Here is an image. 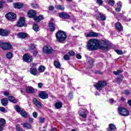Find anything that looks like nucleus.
I'll use <instances>...</instances> for the list:
<instances>
[{
    "instance_id": "20e7f679",
    "label": "nucleus",
    "mask_w": 131,
    "mask_h": 131,
    "mask_svg": "<svg viewBox=\"0 0 131 131\" xmlns=\"http://www.w3.org/2000/svg\"><path fill=\"white\" fill-rule=\"evenodd\" d=\"M21 94L23 95H27V94H32L33 93V88L28 86L26 89H19Z\"/></svg>"
},
{
    "instance_id": "6ab92c4d",
    "label": "nucleus",
    "mask_w": 131,
    "mask_h": 131,
    "mask_svg": "<svg viewBox=\"0 0 131 131\" xmlns=\"http://www.w3.org/2000/svg\"><path fill=\"white\" fill-rule=\"evenodd\" d=\"M116 129V126L113 124H110L107 131H113Z\"/></svg>"
},
{
    "instance_id": "a878e982",
    "label": "nucleus",
    "mask_w": 131,
    "mask_h": 131,
    "mask_svg": "<svg viewBox=\"0 0 131 131\" xmlns=\"http://www.w3.org/2000/svg\"><path fill=\"white\" fill-rule=\"evenodd\" d=\"M49 27L51 31H55V24L52 23L49 24Z\"/></svg>"
},
{
    "instance_id": "3c124183",
    "label": "nucleus",
    "mask_w": 131,
    "mask_h": 131,
    "mask_svg": "<svg viewBox=\"0 0 131 131\" xmlns=\"http://www.w3.org/2000/svg\"><path fill=\"white\" fill-rule=\"evenodd\" d=\"M38 54V51L35 50L33 52L34 57H36V56H37Z\"/></svg>"
},
{
    "instance_id": "c756f323",
    "label": "nucleus",
    "mask_w": 131,
    "mask_h": 131,
    "mask_svg": "<svg viewBox=\"0 0 131 131\" xmlns=\"http://www.w3.org/2000/svg\"><path fill=\"white\" fill-rule=\"evenodd\" d=\"M33 30L36 32H37V31H39V28L38 27V25H37V24H34Z\"/></svg>"
},
{
    "instance_id": "13d9d810",
    "label": "nucleus",
    "mask_w": 131,
    "mask_h": 131,
    "mask_svg": "<svg viewBox=\"0 0 131 131\" xmlns=\"http://www.w3.org/2000/svg\"><path fill=\"white\" fill-rule=\"evenodd\" d=\"M77 59H81V55H80V54H77L76 56Z\"/></svg>"
},
{
    "instance_id": "37998d69",
    "label": "nucleus",
    "mask_w": 131,
    "mask_h": 131,
    "mask_svg": "<svg viewBox=\"0 0 131 131\" xmlns=\"http://www.w3.org/2000/svg\"><path fill=\"white\" fill-rule=\"evenodd\" d=\"M15 110L16 111H17V112H20V111H21V107H20L19 105H16L15 106Z\"/></svg>"
},
{
    "instance_id": "4c0bfd02",
    "label": "nucleus",
    "mask_w": 131,
    "mask_h": 131,
    "mask_svg": "<svg viewBox=\"0 0 131 131\" xmlns=\"http://www.w3.org/2000/svg\"><path fill=\"white\" fill-rule=\"evenodd\" d=\"M104 8L107 10L108 12H110L111 13H113V10L112 8L108 7L107 6H104Z\"/></svg>"
},
{
    "instance_id": "aec40b11",
    "label": "nucleus",
    "mask_w": 131,
    "mask_h": 131,
    "mask_svg": "<svg viewBox=\"0 0 131 131\" xmlns=\"http://www.w3.org/2000/svg\"><path fill=\"white\" fill-rule=\"evenodd\" d=\"M13 7L15 9H21L23 5L21 3H16L13 4Z\"/></svg>"
},
{
    "instance_id": "9b49d317",
    "label": "nucleus",
    "mask_w": 131,
    "mask_h": 131,
    "mask_svg": "<svg viewBox=\"0 0 131 131\" xmlns=\"http://www.w3.org/2000/svg\"><path fill=\"white\" fill-rule=\"evenodd\" d=\"M25 25V18L21 17L17 21V26L18 27H23Z\"/></svg>"
},
{
    "instance_id": "a211bd4d",
    "label": "nucleus",
    "mask_w": 131,
    "mask_h": 131,
    "mask_svg": "<svg viewBox=\"0 0 131 131\" xmlns=\"http://www.w3.org/2000/svg\"><path fill=\"white\" fill-rule=\"evenodd\" d=\"M98 35H99L98 33L94 32H92L86 34V37H97Z\"/></svg>"
},
{
    "instance_id": "f3484780",
    "label": "nucleus",
    "mask_w": 131,
    "mask_h": 131,
    "mask_svg": "<svg viewBox=\"0 0 131 131\" xmlns=\"http://www.w3.org/2000/svg\"><path fill=\"white\" fill-rule=\"evenodd\" d=\"M10 33L9 31H7L6 30L0 29V35L2 36H7Z\"/></svg>"
},
{
    "instance_id": "a19ab883",
    "label": "nucleus",
    "mask_w": 131,
    "mask_h": 131,
    "mask_svg": "<svg viewBox=\"0 0 131 131\" xmlns=\"http://www.w3.org/2000/svg\"><path fill=\"white\" fill-rule=\"evenodd\" d=\"M16 129L17 131H23V129L20 127V125H16Z\"/></svg>"
},
{
    "instance_id": "39448f33",
    "label": "nucleus",
    "mask_w": 131,
    "mask_h": 131,
    "mask_svg": "<svg viewBox=\"0 0 131 131\" xmlns=\"http://www.w3.org/2000/svg\"><path fill=\"white\" fill-rule=\"evenodd\" d=\"M95 88L97 89L98 91H101L103 88H105L107 85V83L105 81H99L96 84L94 85Z\"/></svg>"
},
{
    "instance_id": "ddd939ff",
    "label": "nucleus",
    "mask_w": 131,
    "mask_h": 131,
    "mask_svg": "<svg viewBox=\"0 0 131 131\" xmlns=\"http://www.w3.org/2000/svg\"><path fill=\"white\" fill-rule=\"evenodd\" d=\"M39 97L41 99H43V100H45L49 98V94H48V93H47V92H41L39 94Z\"/></svg>"
},
{
    "instance_id": "58836bf2",
    "label": "nucleus",
    "mask_w": 131,
    "mask_h": 131,
    "mask_svg": "<svg viewBox=\"0 0 131 131\" xmlns=\"http://www.w3.org/2000/svg\"><path fill=\"white\" fill-rule=\"evenodd\" d=\"M99 15L101 20H102V21H105V20H106V17H105V16H104V15L102 14V13H99Z\"/></svg>"
},
{
    "instance_id": "7c9ffc66",
    "label": "nucleus",
    "mask_w": 131,
    "mask_h": 131,
    "mask_svg": "<svg viewBox=\"0 0 131 131\" xmlns=\"http://www.w3.org/2000/svg\"><path fill=\"white\" fill-rule=\"evenodd\" d=\"M20 115H21L23 117H24L25 118L27 117V113H26V112H25L24 110H21L20 111Z\"/></svg>"
},
{
    "instance_id": "e2e57ef3",
    "label": "nucleus",
    "mask_w": 131,
    "mask_h": 131,
    "mask_svg": "<svg viewBox=\"0 0 131 131\" xmlns=\"http://www.w3.org/2000/svg\"><path fill=\"white\" fill-rule=\"evenodd\" d=\"M36 8H38V5L37 4H34L33 8L36 9Z\"/></svg>"
},
{
    "instance_id": "9d476101",
    "label": "nucleus",
    "mask_w": 131,
    "mask_h": 131,
    "mask_svg": "<svg viewBox=\"0 0 131 131\" xmlns=\"http://www.w3.org/2000/svg\"><path fill=\"white\" fill-rule=\"evenodd\" d=\"M53 51V48L50 47L45 46L43 48V52L45 54H52Z\"/></svg>"
},
{
    "instance_id": "6e6552de",
    "label": "nucleus",
    "mask_w": 131,
    "mask_h": 131,
    "mask_svg": "<svg viewBox=\"0 0 131 131\" xmlns=\"http://www.w3.org/2000/svg\"><path fill=\"white\" fill-rule=\"evenodd\" d=\"M6 18L10 21H14L16 19V14L13 12H9L6 15Z\"/></svg>"
},
{
    "instance_id": "0eeeda50",
    "label": "nucleus",
    "mask_w": 131,
    "mask_h": 131,
    "mask_svg": "<svg viewBox=\"0 0 131 131\" xmlns=\"http://www.w3.org/2000/svg\"><path fill=\"white\" fill-rule=\"evenodd\" d=\"M33 19L36 22L39 23L41 20H43V15H40L38 16H36V11H33Z\"/></svg>"
},
{
    "instance_id": "f257e3e1",
    "label": "nucleus",
    "mask_w": 131,
    "mask_h": 131,
    "mask_svg": "<svg viewBox=\"0 0 131 131\" xmlns=\"http://www.w3.org/2000/svg\"><path fill=\"white\" fill-rule=\"evenodd\" d=\"M100 48V41L96 39H90L86 46V48L88 51H96Z\"/></svg>"
},
{
    "instance_id": "ea45409f",
    "label": "nucleus",
    "mask_w": 131,
    "mask_h": 131,
    "mask_svg": "<svg viewBox=\"0 0 131 131\" xmlns=\"http://www.w3.org/2000/svg\"><path fill=\"white\" fill-rule=\"evenodd\" d=\"M96 4L97 5H99V6H102L103 5V1L102 0H96Z\"/></svg>"
},
{
    "instance_id": "423d86ee",
    "label": "nucleus",
    "mask_w": 131,
    "mask_h": 131,
    "mask_svg": "<svg viewBox=\"0 0 131 131\" xmlns=\"http://www.w3.org/2000/svg\"><path fill=\"white\" fill-rule=\"evenodd\" d=\"M0 47L3 49V50H5V51L11 50V49H12V45L8 42L1 43Z\"/></svg>"
},
{
    "instance_id": "cd10ccee",
    "label": "nucleus",
    "mask_w": 131,
    "mask_h": 131,
    "mask_svg": "<svg viewBox=\"0 0 131 131\" xmlns=\"http://www.w3.org/2000/svg\"><path fill=\"white\" fill-rule=\"evenodd\" d=\"M107 3L110 6L113 7L115 5V1L114 0H107Z\"/></svg>"
},
{
    "instance_id": "4468645a",
    "label": "nucleus",
    "mask_w": 131,
    "mask_h": 131,
    "mask_svg": "<svg viewBox=\"0 0 131 131\" xmlns=\"http://www.w3.org/2000/svg\"><path fill=\"white\" fill-rule=\"evenodd\" d=\"M102 46L101 47V50H103V51H108V48H109L108 46V41L105 40L102 41Z\"/></svg>"
},
{
    "instance_id": "e433bc0d",
    "label": "nucleus",
    "mask_w": 131,
    "mask_h": 131,
    "mask_svg": "<svg viewBox=\"0 0 131 131\" xmlns=\"http://www.w3.org/2000/svg\"><path fill=\"white\" fill-rule=\"evenodd\" d=\"M12 56L13 54H12V52H8L6 54V57L8 59H11Z\"/></svg>"
},
{
    "instance_id": "bf43d9fd",
    "label": "nucleus",
    "mask_w": 131,
    "mask_h": 131,
    "mask_svg": "<svg viewBox=\"0 0 131 131\" xmlns=\"http://www.w3.org/2000/svg\"><path fill=\"white\" fill-rule=\"evenodd\" d=\"M115 10L116 12H120V11H121V8H119V7L116 8Z\"/></svg>"
},
{
    "instance_id": "09e8293b",
    "label": "nucleus",
    "mask_w": 131,
    "mask_h": 131,
    "mask_svg": "<svg viewBox=\"0 0 131 131\" xmlns=\"http://www.w3.org/2000/svg\"><path fill=\"white\" fill-rule=\"evenodd\" d=\"M69 55L70 56L73 57V56H74L75 55V52H74V51H70L69 52Z\"/></svg>"
},
{
    "instance_id": "6e6d98bb",
    "label": "nucleus",
    "mask_w": 131,
    "mask_h": 131,
    "mask_svg": "<svg viewBox=\"0 0 131 131\" xmlns=\"http://www.w3.org/2000/svg\"><path fill=\"white\" fill-rule=\"evenodd\" d=\"M124 94L127 95H129V94H130V92L129 91V90H126L124 92Z\"/></svg>"
},
{
    "instance_id": "338daca9",
    "label": "nucleus",
    "mask_w": 131,
    "mask_h": 131,
    "mask_svg": "<svg viewBox=\"0 0 131 131\" xmlns=\"http://www.w3.org/2000/svg\"><path fill=\"white\" fill-rule=\"evenodd\" d=\"M73 96V93H71L69 94V97H70V98H72Z\"/></svg>"
},
{
    "instance_id": "49530a36",
    "label": "nucleus",
    "mask_w": 131,
    "mask_h": 131,
    "mask_svg": "<svg viewBox=\"0 0 131 131\" xmlns=\"http://www.w3.org/2000/svg\"><path fill=\"white\" fill-rule=\"evenodd\" d=\"M115 52L118 55H122V54H123V52L121 50H115Z\"/></svg>"
},
{
    "instance_id": "c85d7f7f",
    "label": "nucleus",
    "mask_w": 131,
    "mask_h": 131,
    "mask_svg": "<svg viewBox=\"0 0 131 131\" xmlns=\"http://www.w3.org/2000/svg\"><path fill=\"white\" fill-rule=\"evenodd\" d=\"M54 64L56 68H58V69L61 68V64H60V62L59 61H55Z\"/></svg>"
},
{
    "instance_id": "f704fd0d",
    "label": "nucleus",
    "mask_w": 131,
    "mask_h": 131,
    "mask_svg": "<svg viewBox=\"0 0 131 131\" xmlns=\"http://www.w3.org/2000/svg\"><path fill=\"white\" fill-rule=\"evenodd\" d=\"M23 125L24 127H25V128H31V125L28 124V123H25L23 124Z\"/></svg>"
},
{
    "instance_id": "b1692460",
    "label": "nucleus",
    "mask_w": 131,
    "mask_h": 131,
    "mask_svg": "<svg viewBox=\"0 0 131 131\" xmlns=\"http://www.w3.org/2000/svg\"><path fill=\"white\" fill-rule=\"evenodd\" d=\"M62 105H63V104H62V102H57L55 103V106L56 109H60V108H62Z\"/></svg>"
},
{
    "instance_id": "f8f14e48",
    "label": "nucleus",
    "mask_w": 131,
    "mask_h": 131,
    "mask_svg": "<svg viewBox=\"0 0 131 131\" xmlns=\"http://www.w3.org/2000/svg\"><path fill=\"white\" fill-rule=\"evenodd\" d=\"M27 35H28L27 33L22 32H20L17 34L18 38H20L21 39H24V38H26L27 37Z\"/></svg>"
},
{
    "instance_id": "4d7b16f0",
    "label": "nucleus",
    "mask_w": 131,
    "mask_h": 131,
    "mask_svg": "<svg viewBox=\"0 0 131 131\" xmlns=\"http://www.w3.org/2000/svg\"><path fill=\"white\" fill-rule=\"evenodd\" d=\"M50 11H54L55 10V7L54 6H50L49 7Z\"/></svg>"
},
{
    "instance_id": "8fccbe9b",
    "label": "nucleus",
    "mask_w": 131,
    "mask_h": 131,
    "mask_svg": "<svg viewBox=\"0 0 131 131\" xmlns=\"http://www.w3.org/2000/svg\"><path fill=\"white\" fill-rule=\"evenodd\" d=\"M117 8H121V7H122V3L120 2H119L117 4Z\"/></svg>"
},
{
    "instance_id": "5701e85b",
    "label": "nucleus",
    "mask_w": 131,
    "mask_h": 131,
    "mask_svg": "<svg viewBox=\"0 0 131 131\" xmlns=\"http://www.w3.org/2000/svg\"><path fill=\"white\" fill-rule=\"evenodd\" d=\"M88 64L91 66V67H93V64H94V59L91 57H89L87 59Z\"/></svg>"
},
{
    "instance_id": "864d4df0",
    "label": "nucleus",
    "mask_w": 131,
    "mask_h": 131,
    "mask_svg": "<svg viewBox=\"0 0 131 131\" xmlns=\"http://www.w3.org/2000/svg\"><path fill=\"white\" fill-rule=\"evenodd\" d=\"M5 4V2L4 1H0V9L3 8V5Z\"/></svg>"
},
{
    "instance_id": "69168bd1",
    "label": "nucleus",
    "mask_w": 131,
    "mask_h": 131,
    "mask_svg": "<svg viewBox=\"0 0 131 131\" xmlns=\"http://www.w3.org/2000/svg\"><path fill=\"white\" fill-rule=\"evenodd\" d=\"M4 96H9V92H4Z\"/></svg>"
},
{
    "instance_id": "1a4fd4ad",
    "label": "nucleus",
    "mask_w": 131,
    "mask_h": 131,
    "mask_svg": "<svg viewBox=\"0 0 131 131\" xmlns=\"http://www.w3.org/2000/svg\"><path fill=\"white\" fill-rule=\"evenodd\" d=\"M23 59L25 62L27 63H29L32 61V56L30 54H26L24 55Z\"/></svg>"
},
{
    "instance_id": "a18cd8bd",
    "label": "nucleus",
    "mask_w": 131,
    "mask_h": 131,
    "mask_svg": "<svg viewBox=\"0 0 131 131\" xmlns=\"http://www.w3.org/2000/svg\"><path fill=\"white\" fill-rule=\"evenodd\" d=\"M33 75H36V76H38V75L37 70H36V69H33Z\"/></svg>"
},
{
    "instance_id": "5fc2aeb1",
    "label": "nucleus",
    "mask_w": 131,
    "mask_h": 131,
    "mask_svg": "<svg viewBox=\"0 0 131 131\" xmlns=\"http://www.w3.org/2000/svg\"><path fill=\"white\" fill-rule=\"evenodd\" d=\"M37 115H38L37 114V113L36 112H34L33 113V117H34V118H36L37 117Z\"/></svg>"
},
{
    "instance_id": "052dcab7",
    "label": "nucleus",
    "mask_w": 131,
    "mask_h": 131,
    "mask_svg": "<svg viewBox=\"0 0 131 131\" xmlns=\"http://www.w3.org/2000/svg\"><path fill=\"white\" fill-rule=\"evenodd\" d=\"M30 72L31 74H33V68L32 67L30 69Z\"/></svg>"
},
{
    "instance_id": "412c9836",
    "label": "nucleus",
    "mask_w": 131,
    "mask_h": 131,
    "mask_svg": "<svg viewBox=\"0 0 131 131\" xmlns=\"http://www.w3.org/2000/svg\"><path fill=\"white\" fill-rule=\"evenodd\" d=\"M8 102H9L8 98H4L1 100V103L3 106H7L8 105Z\"/></svg>"
},
{
    "instance_id": "2f4dec72",
    "label": "nucleus",
    "mask_w": 131,
    "mask_h": 131,
    "mask_svg": "<svg viewBox=\"0 0 131 131\" xmlns=\"http://www.w3.org/2000/svg\"><path fill=\"white\" fill-rule=\"evenodd\" d=\"M38 70L40 73L44 72L46 70V67H45L43 66H41L38 68Z\"/></svg>"
},
{
    "instance_id": "72a5a7b5",
    "label": "nucleus",
    "mask_w": 131,
    "mask_h": 131,
    "mask_svg": "<svg viewBox=\"0 0 131 131\" xmlns=\"http://www.w3.org/2000/svg\"><path fill=\"white\" fill-rule=\"evenodd\" d=\"M6 124V120L4 118H1L0 119V125L1 126H4Z\"/></svg>"
},
{
    "instance_id": "393cba45",
    "label": "nucleus",
    "mask_w": 131,
    "mask_h": 131,
    "mask_svg": "<svg viewBox=\"0 0 131 131\" xmlns=\"http://www.w3.org/2000/svg\"><path fill=\"white\" fill-rule=\"evenodd\" d=\"M115 26H116V28H117L118 30H119V31L122 30V27L121 26V24H120V23H117L116 24Z\"/></svg>"
},
{
    "instance_id": "bb28decb",
    "label": "nucleus",
    "mask_w": 131,
    "mask_h": 131,
    "mask_svg": "<svg viewBox=\"0 0 131 131\" xmlns=\"http://www.w3.org/2000/svg\"><path fill=\"white\" fill-rule=\"evenodd\" d=\"M28 16L29 18H33V10L28 11Z\"/></svg>"
},
{
    "instance_id": "4be33fe9",
    "label": "nucleus",
    "mask_w": 131,
    "mask_h": 131,
    "mask_svg": "<svg viewBox=\"0 0 131 131\" xmlns=\"http://www.w3.org/2000/svg\"><path fill=\"white\" fill-rule=\"evenodd\" d=\"M8 100L10 102H12V103H17V99H15V98L13 96H8Z\"/></svg>"
},
{
    "instance_id": "79ce46f5",
    "label": "nucleus",
    "mask_w": 131,
    "mask_h": 131,
    "mask_svg": "<svg viewBox=\"0 0 131 131\" xmlns=\"http://www.w3.org/2000/svg\"><path fill=\"white\" fill-rule=\"evenodd\" d=\"M122 72L120 70H118L117 71H114L113 72V74L115 75H119V74H121Z\"/></svg>"
},
{
    "instance_id": "c9c22d12",
    "label": "nucleus",
    "mask_w": 131,
    "mask_h": 131,
    "mask_svg": "<svg viewBox=\"0 0 131 131\" xmlns=\"http://www.w3.org/2000/svg\"><path fill=\"white\" fill-rule=\"evenodd\" d=\"M79 115L80 116L83 117V118H85V117H86V115H85V113L83 112L80 111Z\"/></svg>"
},
{
    "instance_id": "f03ea898",
    "label": "nucleus",
    "mask_w": 131,
    "mask_h": 131,
    "mask_svg": "<svg viewBox=\"0 0 131 131\" xmlns=\"http://www.w3.org/2000/svg\"><path fill=\"white\" fill-rule=\"evenodd\" d=\"M56 39L59 42H63L66 40L67 35L66 33L63 31H58L56 34Z\"/></svg>"
},
{
    "instance_id": "774afa93",
    "label": "nucleus",
    "mask_w": 131,
    "mask_h": 131,
    "mask_svg": "<svg viewBox=\"0 0 131 131\" xmlns=\"http://www.w3.org/2000/svg\"><path fill=\"white\" fill-rule=\"evenodd\" d=\"M128 105H129V106H130V107H131V100H129L128 101Z\"/></svg>"
},
{
    "instance_id": "0e129e2a",
    "label": "nucleus",
    "mask_w": 131,
    "mask_h": 131,
    "mask_svg": "<svg viewBox=\"0 0 131 131\" xmlns=\"http://www.w3.org/2000/svg\"><path fill=\"white\" fill-rule=\"evenodd\" d=\"M38 88H42V83H39L38 84Z\"/></svg>"
},
{
    "instance_id": "473e14b6",
    "label": "nucleus",
    "mask_w": 131,
    "mask_h": 131,
    "mask_svg": "<svg viewBox=\"0 0 131 131\" xmlns=\"http://www.w3.org/2000/svg\"><path fill=\"white\" fill-rule=\"evenodd\" d=\"M55 8H56L57 10H61V11H64V10H65V7L62 6V5H60L56 6H55Z\"/></svg>"
},
{
    "instance_id": "680f3d73",
    "label": "nucleus",
    "mask_w": 131,
    "mask_h": 131,
    "mask_svg": "<svg viewBox=\"0 0 131 131\" xmlns=\"http://www.w3.org/2000/svg\"><path fill=\"white\" fill-rule=\"evenodd\" d=\"M40 123H43V122H45V118H41L40 120Z\"/></svg>"
},
{
    "instance_id": "dca6fc26",
    "label": "nucleus",
    "mask_w": 131,
    "mask_h": 131,
    "mask_svg": "<svg viewBox=\"0 0 131 131\" xmlns=\"http://www.w3.org/2000/svg\"><path fill=\"white\" fill-rule=\"evenodd\" d=\"M33 103L37 108L40 109L42 107V104L36 99V98L33 99Z\"/></svg>"
},
{
    "instance_id": "c03bdc74",
    "label": "nucleus",
    "mask_w": 131,
    "mask_h": 131,
    "mask_svg": "<svg viewBox=\"0 0 131 131\" xmlns=\"http://www.w3.org/2000/svg\"><path fill=\"white\" fill-rule=\"evenodd\" d=\"M123 79V76H122L121 78H117V82L119 83L120 82H121Z\"/></svg>"
},
{
    "instance_id": "7ed1b4c3",
    "label": "nucleus",
    "mask_w": 131,
    "mask_h": 131,
    "mask_svg": "<svg viewBox=\"0 0 131 131\" xmlns=\"http://www.w3.org/2000/svg\"><path fill=\"white\" fill-rule=\"evenodd\" d=\"M118 113L121 116L126 117L129 115V111L124 107H119L118 108Z\"/></svg>"
},
{
    "instance_id": "de8ad7c7",
    "label": "nucleus",
    "mask_w": 131,
    "mask_h": 131,
    "mask_svg": "<svg viewBox=\"0 0 131 131\" xmlns=\"http://www.w3.org/2000/svg\"><path fill=\"white\" fill-rule=\"evenodd\" d=\"M69 58H70V57H69V55L66 54V55H65L63 56V59L66 61H67V60H69Z\"/></svg>"
},
{
    "instance_id": "2eb2a0df",
    "label": "nucleus",
    "mask_w": 131,
    "mask_h": 131,
    "mask_svg": "<svg viewBox=\"0 0 131 131\" xmlns=\"http://www.w3.org/2000/svg\"><path fill=\"white\" fill-rule=\"evenodd\" d=\"M59 16L60 18L62 19H68L70 18V15L65 12H61L59 14Z\"/></svg>"
},
{
    "instance_id": "603ef678",
    "label": "nucleus",
    "mask_w": 131,
    "mask_h": 131,
    "mask_svg": "<svg viewBox=\"0 0 131 131\" xmlns=\"http://www.w3.org/2000/svg\"><path fill=\"white\" fill-rule=\"evenodd\" d=\"M0 111H1V112H5L6 108L4 107H0Z\"/></svg>"
}]
</instances>
